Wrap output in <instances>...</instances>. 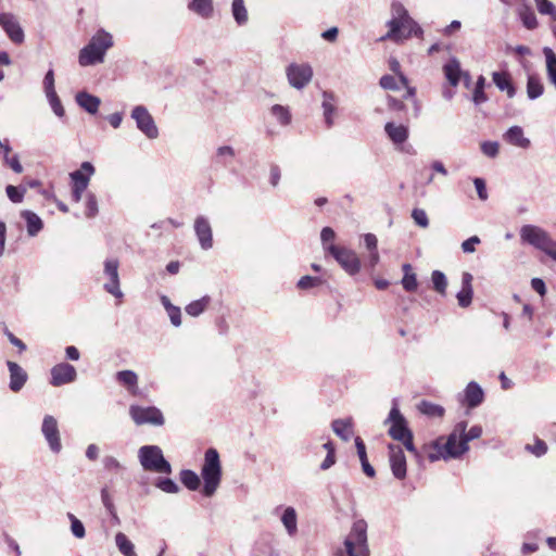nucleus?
<instances>
[{"label":"nucleus","instance_id":"obj_29","mask_svg":"<svg viewBox=\"0 0 556 556\" xmlns=\"http://www.w3.org/2000/svg\"><path fill=\"white\" fill-rule=\"evenodd\" d=\"M321 106L324 110L325 123L327 128H330L333 125V115L336 113V99L331 92L324 91Z\"/></svg>","mask_w":556,"mask_h":556},{"label":"nucleus","instance_id":"obj_2","mask_svg":"<svg viewBox=\"0 0 556 556\" xmlns=\"http://www.w3.org/2000/svg\"><path fill=\"white\" fill-rule=\"evenodd\" d=\"M389 31L380 38L383 40H393L400 42L412 35L421 33L420 27L409 16L407 10L401 3L392 5V18L387 23Z\"/></svg>","mask_w":556,"mask_h":556},{"label":"nucleus","instance_id":"obj_5","mask_svg":"<svg viewBox=\"0 0 556 556\" xmlns=\"http://www.w3.org/2000/svg\"><path fill=\"white\" fill-rule=\"evenodd\" d=\"M370 551L367 540V522L357 519L353 522L351 531L346 535L343 547L338 551V556H369Z\"/></svg>","mask_w":556,"mask_h":556},{"label":"nucleus","instance_id":"obj_38","mask_svg":"<svg viewBox=\"0 0 556 556\" xmlns=\"http://www.w3.org/2000/svg\"><path fill=\"white\" fill-rule=\"evenodd\" d=\"M189 8L202 17L207 18L213 14V0H192Z\"/></svg>","mask_w":556,"mask_h":556},{"label":"nucleus","instance_id":"obj_52","mask_svg":"<svg viewBox=\"0 0 556 556\" xmlns=\"http://www.w3.org/2000/svg\"><path fill=\"white\" fill-rule=\"evenodd\" d=\"M47 99H48L49 104H50L52 111L54 112V114L59 117H63L65 114V111H64V108H63L56 92L47 94Z\"/></svg>","mask_w":556,"mask_h":556},{"label":"nucleus","instance_id":"obj_53","mask_svg":"<svg viewBox=\"0 0 556 556\" xmlns=\"http://www.w3.org/2000/svg\"><path fill=\"white\" fill-rule=\"evenodd\" d=\"M520 17H521L522 24L525 25L526 28L534 29L538 27V20H536L535 14L532 11L525 10L520 14Z\"/></svg>","mask_w":556,"mask_h":556},{"label":"nucleus","instance_id":"obj_45","mask_svg":"<svg viewBox=\"0 0 556 556\" xmlns=\"http://www.w3.org/2000/svg\"><path fill=\"white\" fill-rule=\"evenodd\" d=\"M484 85L485 78L483 76H479L476 83V87L473 90L472 101L475 104L479 105L488 100L484 93Z\"/></svg>","mask_w":556,"mask_h":556},{"label":"nucleus","instance_id":"obj_3","mask_svg":"<svg viewBox=\"0 0 556 556\" xmlns=\"http://www.w3.org/2000/svg\"><path fill=\"white\" fill-rule=\"evenodd\" d=\"M519 236L523 244L531 245L556 262V240L547 230L536 225L527 224L521 226Z\"/></svg>","mask_w":556,"mask_h":556},{"label":"nucleus","instance_id":"obj_20","mask_svg":"<svg viewBox=\"0 0 556 556\" xmlns=\"http://www.w3.org/2000/svg\"><path fill=\"white\" fill-rule=\"evenodd\" d=\"M10 371V389L18 392L27 381V372L16 363L9 361L7 363Z\"/></svg>","mask_w":556,"mask_h":556},{"label":"nucleus","instance_id":"obj_34","mask_svg":"<svg viewBox=\"0 0 556 556\" xmlns=\"http://www.w3.org/2000/svg\"><path fill=\"white\" fill-rule=\"evenodd\" d=\"M544 92V85L538 75H529L527 80V96L530 100L540 98Z\"/></svg>","mask_w":556,"mask_h":556},{"label":"nucleus","instance_id":"obj_1","mask_svg":"<svg viewBox=\"0 0 556 556\" xmlns=\"http://www.w3.org/2000/svg\"><path fill=\"white\" fill-rule=\"evenodd\" d=\"M467 421H459L455 425L453 431L447 438L440 437L431 444L427 446V456L430 462H437L439 459H451L458 458L468 451L466 441L462 440V437L467 430Z\"/></svg>","mask_w":556,"mask_h":556},{"label":"nucleus","instance_id":"obj_56","mask_svg":"<svg viewBox=\"0 0 556 556\" xmlns=\"http://www.w3.org/2000/svg\"><path fill=\"white\" fill-rule=\"evenodd\" d=\"M321 283V280L317 277H312V276H303L299 281H298V287L300 289H309V288H314L318 285Z\"/></svg>","mask_w":556,"mask_h":556},{"label":"nucleus","instance_id":"obj_15","mask_svg":"<svg viewBox=\"0 0 556 556\" xmlns=\"http://www.w3.org/2000/svg\"><path fill=\"white\" fill-rule=\"evenodd\" d=\"M41 432L54 454H59L62 450L61 435L56 419L51 415H46L41 425Z\"/></svg>","mask_w":556,"mask_h":556},{"label":"nucleus","instance_id":"obj_18","mask_svg":"<svg viewBox=\"0 0 556 556\" xmlns=\"http://www.w3.org/2000/svg\"><path fill=\"white\" fill-rule=\"evenodd\" d=\"M389 462L393 476L402 480L406 477V457L400 445H389Z\"/></svg>","mask_w":556,"mask_h":556},{"label":"nucleus","instance_id":"obj_54","mask_svg":"<svg viewBox=\"0 0 556 556\" xmlns=\"http://www.w3.org/2000/svg\"><path fill=\"white\" fill-rule=\"evenodd\" d=\"M412 217L418 226L422 228H427L429 226V219L425 210L414 208L412 212Z\"/></svg>","mask_w":556,"mask_h":556},{"label":"nucleus","instance_id":"obj_62","mask_svg":"<svg viewBox=\"0 0 556 556\" xmlns=\"http://www.w3.org/2000/svg\"><path fill=\"white\" fill-rule=\"evenodd\" d=\"M482 434V428L480 426H473L469 429V431L464 432L462 440L466 441V445H468V442L475 439H479Z\"/></svg>","mask_w":556,"mask_h":556},{"label":"nucleus","instance_id":"obj_14","mask_svg":"<svg viewBox=\"0 0 556 556\" xmlns=\"http://www.w3.org/2000/svg\"><path fill=\"white\" fill-rule=\"evenodd\" d=\"M131 118L136 122L137 128L149 139L159 137V129L152 115L146 106L137 105L131 111Z\"/></svg>","mask_w":556,"mask_h":556},{"label":"nucleus","instance_id":"obj_17","mask_svg":"<svg viewBox=\"0 0 556 556\" xmlns=\"http://www.w3.org/2000/svg\"><path fill=\"white\" fill-rule=\"evenodd\" d=\"M51 381L53 387H61L63 384L72 383L77 378L75 367L68 363H60L51 368Z\"/></svg>","mask_w":556,"mask_h":556},{"label":"nucleus","instance_id":"obj_55","mask_svg":"<svg viewBox=\"0 0 556 556\" xmlns=\"http://www.w3.org/2000/svg\"><path fill=\"white\" fill-rule=\"evenodd\" d=\"M3 161L4 164L8 165L14 173L21 174L23 172V166L17 154L7 156L3 159Z\"/></svg>","mask_w":556,"mask_h":556},{"label":"nucleus","instance_id":"obj_22","mask_svg":"<svg viewBox=\"0 0 556 556\" xmlns=\"http://www.w3.org/2000/svg\"><path fill=\"white\" fill-rule=\"evenodd\" d=\"M483 399L484 393L481 387L475 381L469 382L464 391V402L467 406L475 408L483 402Z\"/></svg>","mask_w":556,"mask_h":556},{"label":"nucleus","instance_id":"obj_50","mask_svg":"<svg viewBox=\"0 0 556 556\" xmlns=\"http://www.w3.org/2000/svg\"><path fill=\"white\" fill-rule=\"evenodd\" d=\"M85 205H86V211H85L86 217L93 218L99 212L98 200H97V197L94 193H91V192L87 193Z\"/></svg>","mask_w":556,"mask_h":556},{"label":"nucleus","instance_id":"obj_64","mask_svg":"<svg viewBox=\"0 0 556 556\" xmlns=\"http://www.w3.org/2000/svg\"><path fill=\"white\" fill-rule=\"evenodd\" d=\"M334 238H336V232L333 231L332 228L325 227L321 229L320 239H321L325 250H326V248H328L330 245V244H328V242L333 241Z\"/></svg>","mask_w":556,"mask_h":556},{"label":"nucleus","instance_id":"obj_47","mask_svg":"<svg viewBox=\"0 0 556 556\" xmlns=\"http://www.w3.org/2000/svg\"><path fill=\"white\" fill-rule=\"evenodd\" d=\"M538 11L543 15H549L556 21V8L549 0H534Z\"/></svg>","mask_w":556,"mask_h":556},{"label":"nucleus","instance_id":"obj_42","mask_svg":"<svg viewBox=\"0 0 556 556\" xmlns=\"http://www.w3.org/2000/svg\"><path fill=\"white\" fill-rule=\"evenodd\" d=\"M180 481L187 489L191 491L198 490L201 483L199 476L189 469L181 470Z\"/></svg>","mask_w":556,"mask_h":556},{"label":"nucleus","instance_id":"obj_30","mask_svg":"<svg viewBox=\"0 0 556 556\" xmlns=\"http://www.w3.org/2000/svg\"><path fill=\"white\" fill-rule=\"evenodd\" d=\"M543 54L545 58L547 78L556 89V53L549 47H544Z\"/></svg>","mask_w":556,"mask_h":556},{"label":"nucleus","instance_id":"obj_32","mask_svg":"<svg viewBox=\"0 0 556 556\" xmlns=\"http://www.w3.org/2000/svg\"><path fill=\"white\" fill-rule=\"evenodd\" d=\"M281 522L290 536L298 532V516L293 507H287L281 516Z\"/></svg>","mask_w":556,"mask_h":556},{"label":"nucleus","instance_id":"obj_16","mask_svg":"<svg viewBox=\"0 0 556 556\" xmlns=\"http://www.w3.org/2000/svg\"><path fill=\"white\" fill-rule=\"evenodd\" d=\"M0 26L13 43L24 42V30L15 15L12 13H0Z\"/></svg>","mask_w":556,"mask_h":556},{"label":"nucleus","instance_id":"obj_40","mask_svg":"<svg viewBox=\"0 0 556 556\" xmlns=\"http://www.w3.org/2000/svg\"><path fill=\"white\" fill-rule=\"evenodd\" d=\"M418 410L428 416V417H442L444 415L445 409L438 404L431 403L429 401H421L418 406Z\"/></svg>","mask_w":556,"mask_h":556},{"label":"nucleus","instance_id":"obj_8","mask_svg":"<svg viewBox=\"0 0 556 556\" xmlns=\"http://www.w3.org/2000/svg\"><path fill=\"white\" fill-rule=\"evenodd\" d=\"M140 465L146 471L166 473L172 472L170 464L164 458L163 452L157 445H143L138 451Z\"/></svg>","mask_w":556,"mask_h":556},{"label":"nucleus","instance_id":"obj_19","mask_svg":"<svg viewBox=\"0 0 556 556\" xmlns=\"http://www.w3.org/2000/svg\"><path fill=\"white\" fill-rule=\"evenodd\" d=\"M194 232L203 250H210L213 247V231L208 219L205 216H198L194 219Z\"/></svg>","mask_w":556,"mask_h":556},{"label":"nucleus","instance_id":"obj_27","mask_svg":"<svg viewBox=\"0 0 556 556\" xmlns=\"http://www.w3.org/2000/svg\"><path fill=\"white\" fill-rule=\"evenodd\" d=\"M493 83L501 91H506L508 98H514L516 88L511 84V79L506 72H494L492 75Z\"/></svg>","mask_w":556,"mask_h":556},{"label":"nucleus","instance_id":"obj_44","mask_svg":"<svg viewBox=\"0 0 556 556\" xmlns=\"http://www.w3.org/2000/svg\"><path fill=\"white\" fill-rule=\"evenodd\" d=\"M67 518L71 521L72 534L77 539H84L86 536L84 523L72 513H67Z\"/></svg>","mask_w":556,"mask_h":556},{"label":"nucleus","instance_id":"obj_37","mask_svg":"<svg viewBox=\"0 0 556 556\" xmlns=\"http://www.w3.org/2000/svg\"><path fill=\"white\" fill-rule=\"evenodd\" d=\"M270 114L281 126H288L291 123V112L288 106L275 104L270 108Z\"/></svg>","mask_w":556,"mask_h":556},{"label":"nucleus","instance_id":"obj_25","mask_svg":"<svg viewBox=\"0 0 556 556\" xmlns=\"http://www.w3.org/2000/svg\"><path fill=\"white\" fill-rule=\"evenodd\" d=\"M75 99L77 104L89 114H96L101 103L100 98L90 94L87 91L78 92Z\"/></svg>","mask_w":556,"mask_h":556},{"label":"nucleus","instance_id":"obj_57","mask_svg":"<svg viewBox=\"0 0 556 556\" xmlns=\"http://www.w3.org/2000/svg\"><path fill=\"white\" fill-rule=\"evenodd\" d=\"M498 143L495 141H484L481 144V151L489 157H495L498 154Z\"/></svg>","mask_w":556,"mask_h":556},{"label":"nucleus","instance_id":"obj_61","mask_svg":"<svg viewBox=\"0 0 556 556\" xmlns=\"http://www.w3.org/2000/svg\"><path fill=\"white\" fill-rule=\"evenodd\" d=\"M526 448L528 451H530L532 454H534L535 456H542L546 453L547 451V445L544 441L542 440H536L535 443L533 445H527Z\"/></svg>","mask_w":556,"mask_h":556},{"label":"nucleus","instance_id":"obj_26","mask_svg":"<svg viewBox=\"0 0 556 556\" xmlns=\"http://www.w3.org/2000/svg\"><path fill=\"white\" fill-rule=\"evenodd\" d=\"M116 380L127 388L131 395H138V376L132 370H122L116 374Z\"/></svg>","mask_w":556,"mask_h":556},{"label":"nucleus","instance_id":"obj_58","mask_svg":"<svg viewBox=\"0 0 556 556\" xmlns=\"http://www.w3.org/2000/svg\"><path fill=\"white\" fill-rule=\"evenodd\" d=\"M380 86L387 90H399L400 85L394 76L384 75L380 78Z\"/></svg>","mask_w":556,"mask_h":556},{"label":"nucleus","instance_id":"obj_9","mask_svg":"<svg viewBox=\"0 0 556 556\" xmlns=\"http://www.w3.org/2000/svg\"><path fill=\"white\" fill-rule=\"evenodd\" d=\"M94 172V166L90 162H83L79 169L70 174L72 181V199L76 203L81 201L83 193L88 188L90 178Z\"/></svg>","mask_w":556,"mask_h":556},{"label":"nucleus","instance_id":"obj_46","mask_svg":"<svg viewBox=\"0 0 556 556\" xmlns=\"http://www.w3.org/2000/svg\"><path fill=\"white\" fill-rule=\"evenodd\" d=\"M155 486L165 493L175 494L179 491L178 484L169 478H157Z\"/></svg>","mask_w":556,"mask_h":556},{"label":"nucleus","instance_id":"obj_39","mask_svg":"<svg viewBox=\"0 0 556 556\" xmlns=\"http://www.w3.org/2000/svg\"><path fill=\"white\" fill-rule=\"evenodd\" d=\"M211 302V298L208 295H204L203 298L192 301L186 306V313L192 317H197L201 315Z\"/></svg>","mask_w":556,"mask_h":556},{"label":"nucleus","instance_id":"obj_31","mask_svg":"<svg viewBox=\"0 0 556 556\" xmlns=\"http://www.w3.org/2000/svg\"><path fill=\"white\" fill-rule=\"evenodd\" d=\"M21 216L25 219L27 226V232L30 237L36 236L42 229L41 218L31 211L25 210L21 213Z\"/></svg>","mask_w":556,"mask_h":556},{"label":"nucleus","instance_id":"obj_35","mask_svg":"<svg viewBox=\"0 0 556 556\" xmlns=\"http://www.w3.org/2000/svg\"><path fill=\"white\" fill-rule=\"evenodd\" d=\"M115 544L119 553L124 556H137L134 543L123 532L115 534Z\"/></svg>","mask_w":556,"mask_h":556},{"label":"nucleus","instance_id":"obj_10","mask_svg":"<svg viewBox=\"0 0 556 556\" xmlns=\"http://www.w3.org/2000/svg\"><path fill=\"white\" fill-rule=\"evenodd\" d=\"M326 251L333 256V258L349 275H355L359 271L361 261L353 250L330 244L326 248Z\"/></svg>","mask_w":556,"mask_h":556},{"label":"nucleus","instance_id":"obj_11","mask_svg":"<svg viewBox=\"0 0 556 556\" xmlns=\"http://www.w3.org/2000/svg\"><path fill=\"white\" fill-rule=\"evenodd\" d=\"M118 268L119 261L117 258L111 257L104 261L103 275L108 281L104 282L103 289L116 299H122L124 293L121 290Z\"/></svg>","mask_w":556,"mask_h":556},{"label":"nucleus","instance_id":"obj_13","mask_svg":"<svg viewBox=\"0 0 556 556\" xmlns=\"http://www.w3.org/2000/svg\"><path fill=\"white\" fill-rule=\"evenodd\" d=\"M288 83L295 89H303L313 78V68L307 63H291L286 68Z\"/></svg>","mask_w":556,"mask_h":556},{"label":"nucleus","instance_id":"obj_36","mask_svg":"<svg viewBox=\"0 0 556 556\" xmlns=\"http://www.w3.org/2000/svg\"><path fill=\"white\" fill-rule=\"evenodd\" d=\"M231 13L239 26L245 25L249 21V13L243 0H232Z\"/></svg>","mask_w":556,"mask_h":556},{"label":"nucleus","instance_id":"obj_6","mask_svg":"<svg viewBox=\"0 0 556 556\" xmlns=\"http://www.w3.org/2000/svg\"><path fill=\"white\" fill-rule=\"evenodd\" d=\"M201 476L204 481L203 495L206 497L213 496L222 481V465L219 454L215 448H208L205 452Z\"/></svg>","mask_w":556,"mask_h":556},{"label":"nucleus","instance_id":"obj_43","mask_svg":"<svg viewBox=\"0 0 556 556\" xmlns=\"http://www.w3.org/2000/svg\"><path fill=\"white\" fill-rule=\"evenodd\" d=\"M251 556H278L268 540H260L253 546Z\"/></svg>","mask_w":556,"mask_h":556},{"label":"nucleus","instance_id":"obj_4","mask_svg":"<svg viewBox=\"0 0 556 556\" xmlns=\"http://www.w3.org/2000/svg\"><path fill=\"white\" fill-rule=\"evenodd\" d=\"M113 46V37L110 33L100 29L90 39L89 43L84 47L78 56L81 66L94 65L102 63L106 51Z\"/></svg>","mask_w":556,"mask_h":556},{"label":"nucleus","instance_id":"obj_48","mask_svg":"<svg viewBox=\"0 0 556 556\" xmlns=\"http://www.w3.org/2000/svg\"><path fill=\"white\" fill-rule=\"evenodd\" d=\"M433 288L441 294H445L447 280L445 275L440 270H434L431 275Z\"/></svg>","mask_w":556,"mask_h":556},{"label":"nucleus","instance_id":"obj_24","mask_svg":"<svg viewBox=\"0 0 556 556\" xmlns=\"http://www.w3.org/2000/svg\"><path fill=\"white\" fill-rule=\"evenodd\" d=\"M384 131L394 144H402L408 138V128L402 124L389 122L384 126Z\"/></svg>","mask_w":556,"mask_h":556},{"label":"nucleus","instance_id":"obj_33","mask_svg":"<svg viewBox=\"0 0 556 556\" xmlns=\"http://www.w3.org/2000/svg\"><path fill=\"white\" fill-rule=\"evenodd\" d=\"M446 79L452 86H457L462 76L460 64L456 59L450 60L443 67Z\"/></svg>","mask_w":556,"mask_h":556},{"label":"nucleus","instance_id":"obj_21","mask_svg":"<svg viewBox=\"0 0 556 556\" xmlns=\"http://www.w3.org/2000/svg\"><path fill=\"white\" fill-rule=\"evenodd\" d=\"M472 275L464 273L462 276V289L456 298L460 307H468L471 304L473 290H472Z\"/></svg>","mask_w":556,"mask_h":556},{"label":"nucleus","instance_id":"obj_49","mask_svg":"<svg viewBox=\"0 0 556 556\" xmlns=\"http://www.w3.org/2000/svg\"><path fill=\"white\" fill-rule=\"evenodd\" d=\"M5 192L10 201H12L13 203H21L26 193V188L9 185L5 188Z\"/></svg>","mask_w":556,"mask_h":556},{"label":"nucleus","instance_id":"obj_63","mask_svg":"<svg viewBox=\"0 0 556 556\" xmlns=\"http://www.w3.org/2000/svg\"><path fill=\"white\" fill-rule=\"evenodd\" d=\"M480 242L481 241L478 236H472L462 243V250L464 253H473L476 251V245Z\"/></svg>","mask_w":556,"mask_h":556},{"label":"nucleus","instance_id":"obj_59","mask_svg":"<svg viewBox=\"0 0 556 556\" xmlns=\"http://www.w3.org/2000/svg\"><path fill=\"white\" fill-rule=\"evenodd\" d=\"M43 88H45L46 96L55 93L54 73L52 70H49L43 78Z\"/></svg>","mask_w":556,"mask_h":556},{"label":"nucleus","instance_id":"obj_7","mask_svg":"<svg viewBox=\"0 0 556 556\" xmlns=\"http://www.w3.org/2000/svg\"><path fill=\"white\" fill-rule=\"evenodd\" d=\"M384 422L391 424L388 433L393 440L402 442L408 452L416 453L413 442V433L408 429L406 420L397 408L395 401L393 402V406Z\"/></svg>","mask_w":556,"mask_h":556},{"label":"nucleus","instance_id":"obj_41","mask_svg":"<svg viewBox=\"0 0 556 556\" xmlns=\"http://www.w3.org/2000/svg\"><path fill=\"white\" fill-rule=\"evenodd\" d=\"M404 277L402 279V286L406 291H415L418 287L416 275L413 273V268L409 264H404L402 267Z\"/></svg>","mask_w":556,"mask_h":556},{"label":"nucleus","instance_id":"obj_51","mask_svg":"<svg viewBox=\"0 0 556 556\" xmlns=\"http://www.w3.org/2000/svg\"><path fill=\"white\" fill-rule=\"evenodd\" d=\"M236 153L232 147L230 146H222L216 150V157L219 163L227 164L235 157Z\"/></svg>","mask_w":556,"mask_h":556},{"label":"nucleus","instance_id":"obj_60","mask_svg":"<svg viewBox=\"0 0 556 556\" xmlns=\"http://www.w3.org/2000/svg\"><path fill=\"white\" fill-rule=\"evenodd\" d=\"M390 70L399 76V80L402 86H407V78L406 76L401 72V65L400 62L396 59H391L389 61Z\"/></svg>","mask_w":556,"mask_h":556},{"label":"nucleus","instance_id":"obj_28","mask_svg":"<svg viewBox=\"0 0 556 556\" xmlns=\"http://www.w3.org/2000/svg\"><path fill=\"white\" fill-rule=\"evenodd\" d=\"M333 432L343 441H349L353 435L352 418L336 419L331 424Z\"/></svg>","mask_w":556,"mask_h":556},{"label":"nucleus","instance_id":"obj_23","mask_svg":"<svg viewBox=\"0 0 556 556\" xmlns=\"http://www.w3.org/2000/svg\"><path fill=\"white\" fill-rule=\"evenodd\" d=\"M503 139L515 147L521 149H528L531 144L530 140L525 137L523 130L520 126H511L508 130L503 135Z\"/></svg>","mask_w":556,"mask_h":556},{"label":"nucleus","instance_id":"obj_12","mask_svg":"<svg viewBox=\"0 0 556 556\" xmlns=\"http://www.w3.org/2000/svg\"><path fill=\"white\" fill-rule=\"evenodd\" d=\"M129 415L137 426H162L165 421L162 412L154 406L130 405Z\"/></svg>","mask_w":556,"mask_h":556}]
</instances>
